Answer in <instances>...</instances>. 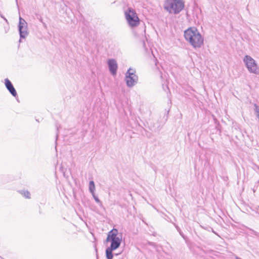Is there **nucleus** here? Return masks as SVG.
<instances>
[{"label": "nucleus", "instance_id": "9d476101", "mask_svg": "<svg viewBox=\"0 0 259 259\" xmlns=\"http://www.w3.org/2000/svg\"><path fill=\"white\" fill-rule=\"evenodd\" d=\"M114 249H111L110 247H108L106 250V255L107 259H112L113 258V253L112 251L114 250Z\"/></svg>", "mask_w": 259, "mask_h": 259}, {"label": "nucleus", "instance_id": "f3484780", "mask_svg": "<svg viewBox=\"0 0 259 259\" xmlns=\"http://www.w3.org/2000/svg\"><path fill=\"white\" fill-rule=\"evenodd\" d=\"M257 207L258 208H259V206H258Z\"/></svg>", "mask_w": 259, "mask_h": 259}, {"label": "nucleus", "instance_id": "9b49d317", "mask_svg": "<svg viewBox=\"0 0 259 259\" xmlns=\"http://www.w3.org/2000/svg\"><path fill=\"white\" fill-rule=\"evenodd\" d=\"M89 191L92 194H95V185L94 181H91L89 183Z\"/></svg>", "mask_w": 259, "mask_h": 259}, {"label": "nucleus", "instance_id": "dca6fc26", "mask_svg": "<svg viewBox=\"0 0 259 259\" xmlns=\"http://www.w3.org/2000/svg\"><path fill=\"white\" fill-rule=\"evenodd\" d=\"M39 20H40L41 22H42V21L41 18H40V19H39Z\"/></svg>", "mask_w": 259, "mask_h": 259}, {"label": "nucleus", "instance_id": "4468645a", "mask_svg": "<svg viewBox=\"0 0 259 259\" xmlns=\"http://www.w3.org/2000/svg\"><path fill=\"white\" fill-rule=\"evenodd\" d=\"M92 196H93V198H94L95 201L97 203H98L100 206H101L102 204V202L100 200V199L98 198V197L95 195V194H92Z\"/></svg>", "mask_w": 259, "mask_h": 259}, {"label": "nucleus", "instance_id": "0eeeda50", "mask_svg": "<svg viewBox=\"0 0 259 259\" xmlns=\"http://www.w3.org/2000/svg\"><path fill=\"white\" fill-rule=\"evenodd\" d=\"M18 30L20 37L19 42H20L21 41V39L25 38L28 34V32L27 31V23L25 20L21 17H19Z\"/></svg>", "mask_w": 259, "mask_h": 259}, {"label": "nucleus", "instance_id": "1a4fd4ad", "mask_svg": "<svg viewBox=\"0 0 259 259\" xmlns=\"http://www.w3.org/2000/svg\"><path fill=\"white\" fill-rule=\"evenodd\" d=\"M5 83L7 89L9 91L11 95L15 97H16L17 95L16 91L10 80L8 78L5 79Z\"/></svg>", "mask_w": 259, "mask_h": 259}, {"label": "nucleus", "instance_id": "20e7f679", "mask_svg": "<svg viewBox=\"0 0 259 259\" xmlns=\"http://www.w3.org/2000/svg\"><path fill=\"white\" fill-rule=\"evenodd\" d=\"M125 16L128 24L131 28H134L140 24V19L135 10L129 8L125 12Z\"/></svg>", "mask_w": 259, "mask_h": 259}, {"label": "nucleus", "instance_id": "f257e3e1", "mask_svg": "<svg viewBox=\"0 0 259 259\" xmlns=\"http://www.w3.org/2000/svg\"><path fill=\"white\" fill-rule=\"evenodd\" d=\"M184 36L194 48H200L203 44V37L197 29L195 27H191L185 30Z\"/></svg>", "mask_w": 259, "mask_h": 259}, {"label": "nucleus", "instance_id": "ddd939ff", "mask_svg": "<svg viewBox=\"0 0 259 259\" xmlns=\"http://www.w3.org/2000/svg\"><path fill=\"white\" fill-rule=\"evenodd\" d=\"M254 110L256 112V116L257 118H259V106L256 104H254Z\"/></svg>", "mask_w": 259, "mask_h": 259}, {"label": "nucleus", "instance_id": "f03ea898", "mask_svg": "<svg viewBox=\"0 0 259 259\" xmlns=\"http://www.w3.org/2000/svg\"><path fill=\"white\" fill-rule=\"evenodd\" d=\"M183 0H166L164 3V9L169 13L178 14L184 8Z\"/></svg>", "mask_w": 259, "mask_h": 259}, {"label": "nucleus", "instance_id": "423d86ee", "mask_svg": "<svg viewBox=\"0 0 259 259\" xmlns=\"http://www.w3.org/2000/svg\"><path fill=\"white\" fill-rule=\"evenodd\" d=\"M243 62L249 72L255 74L259 73L255 60L250 56L245 55L243 59Z\"/></svg>", "mask_w": 259, "mask_h": 259}, {"label": "nucleus", "instance_id": "7ed1b4c3", "mask_svg": "<svg viewBox=\"0 0 259 259\" xmlns=\"http://www.w3.org/2000/svg\"><path fill=\"white\" fill-rule=\"evenodd\" d=\"M107 242H110L111 245L109 247L111 249H116L118 248L122 241V234L119 233L116 229H113L110 231L106 238Z\"/></svg>", "mask_w": 259, "mask_h": 259}, {"label": "nucleus", "instance_id": "f8f14e48", "mask_svg": "<svg viewBox=\"0 0 259 259\" xmlns=\"http://www.w3.org/2000/svg\"><path fill=\"white\" fill-rule=\"evenodd\" d=\"M20 193L26 198H30V193L28 191L22 190Z\"/></svg>", "mask_w": 259, "mask_h": 259}, {"label": "nucleus", "instance_id": "39448f33", "mask_svg": "<svg viewBox=\"0 0 259 259\" xmlns=\"http://www.w3.org/2000/svg\"><path fill=\"white\" fill-rule=\"evenodd\" d=\"M125 80L128 88H132L137 83L138 77L136 74L135 69L130 68L127 70L125 75Z\"/></svg>", "mask_w": 259, "mask_h": 259}, {"label": "nucleus", "instance_id": "6e6552de", "mask_svg": "<svg viewBox=\"0 0 259 259\" xmlns=\"http://www.w3.org/2000/svg\"><path fill=\"white\" fill-rule=\"evenodd\" d=\"M108 65L109 70L112 75H116L118 68L117 63L116 60L113 59H109L108 61Z\"/></svg>", "mask_w": 259, "mask_h": 259}, {"label": "nucleus", "instance_id": "2eb2a0df", "mask_svg": "<svg viewBox=\"0 0 259 259\" xmlns=\"http://www.w3.org/2000/svg\"><path fill=\"white\" fill-rule=\"evenodd\" d=\"M4 19L6 22H7V19H6L5 18H4Z\"/></svg>", "mask_w": 259, "mask_h": 259}]
</instances>
